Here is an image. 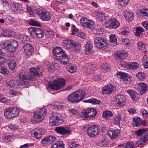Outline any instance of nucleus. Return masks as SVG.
Returning <instances> with one entry per match:
<instances>
[{"label":"nucleus","instance_id":"f257e3e1","mask_svg":"<svg viewBox=\"0 0 148 148\" xmlns=\"http://www.w3.org/2000/svg\"><path fill=\"white\" fill-rule=\"evenodd\" d=\"M55 60L62 64H66L69 62L70 57L60 47H56L52 51Z\"/></svg>","mask_w":148,"mask_h":148},{"label":"nucleus","instance_id":"f03ea898","mask_svg":"<svg viewBox=\"0 0 148 148\" xmlns=\"http://www.w3.org/2000/svg\"><path fill=\"white\" fill-rule=\"evenodd\" d=\"M44 80L46 83L47 82L49 83V87L52 90H58L63 88L65 85V81L63 78L57 80H53L54 81V83L53 84H49L52 82L53 80L50 81L49 77L45 79Z\"/></svg>","mask_w":148,"mask_h":148},{"label":"nucleus","instance_id":"7ed1b4c3","mask_svg":"<svg viewBox=\"0 0 148 148\" xmlns=\"http://www.w3.org/2000/svg\"><path fill=\"white\" fill-rule=\"evenodd\" d=\"M46 113V110L45 108L40 109L36 112H34L33 117L31 119V121L33 123H39L44 119Z\"/></svg>","mask_w":148,"mask_h":148},{"label":"nucleus","instance_id":"20e7f679","mask_svg":"<svg viewBox=\"0 0 148 148\" xmlns=\"http://www.w3.org/2000/svg\"><path fill=\"white\" fill-rule=\"evenodd\" d=\"M20 80L18 81L19 85L23 86L26 88L29 86V81L35 79V77L30 75H25V74L21 73L19 75Z\"/></svg>","mask_w":148,"mask_h":148},{"label":"nucleus","instance_id":"39448f33","mask_svg":"<svg viewBox=\"0 0 148 148\" xmlns=\"http://www.w3.org/2000/svg\"><path fill=\"white\" fill-rule=\"evenodd\" d=\"M4 116L7 119L17 117L20 112L19 110L16 107L8 108L4 110Z\"/></svg>","mask_w":148,"mask_h":148},{"label":"nucleus","instance_id":"423d86ee","mask_svg":"<svg viewBox=\"0 0 148 148\" xmlns=\"http://www.w3.org/2000/svg\"><path fill=\"white\" fill-rule=\"evenodd\" d=\"M97 112L96 109L93 108H88L81 114V116L84 117V120L90 119L96 115Z\"/></svg>","mask_w":148,"mask_h":148},{"label":"nucleus","instance_id":"0eeeda50","mask_svg":"<svg viewBox=\"0 0 148 148\" xmlns=\"http://www.w3.org/2000/svg\"><path fill=\"white\" fill-rule=\"evenodd\" d=\"M2 45L3 48L7 47L9 50L12 52L14 51L18 46L17 42L13 40H5L2 42Z\"/></svg>","mask_w":148,"mask_h":148},{"label":"nucleus","instance_id":"6e6552de","mask_svg":"<svg viewBox=\"0 0 148 148\" xmlns=\"http://www.w3.org/2000/svg\"><path fill=\"white\" fill-rule=\"evenodd\" d=\"M135 134L138 136L144 135L139 139V144L140 145H143L148 140V130L140 129L136 131Z\"/></svg>","mask_w":148,"mask_h":148},{"label":"nucleus","instance_id":"1a4fd4ad","mask_svg":"<svg viewBox=\"0 0 148 148\" xmlns=\"http://www.w3.org/2000/svg\"><path fill=\"white\" fill-rule=\"evenodd\" d=\"M61 115L59 113H54L51 116L49 120V124L51 126L58 125L61 123L62 120L60 119Z\"/></svg>","mask_w":148,"mask_h":148},{"label":"nucleus","instance_id":"9d476101","mask_svg":"<svg viewBox=\"0 0 148 148\" xmlns=\"http://www.w3.org/2000/svg\"><path fill=\"white\" fill-rule=\"evenodd\" d=\"M80 23L84 27L93 30L94 29V23L86 17H82L80 20Z\"/></svg>","mask_w":148,"mask_h":148},{"label":"nucleus","instance_id":"9b49d317","mask_svg":"<svg viewBox=\"0 0 148 148\" xmlns=\"http://www.w3.org/2000/svg\"><path fill=\"white\" fill-rule=\"evenodd\" d=\"M40 18L43 21H48L51 18V14L45 10H40L37 12Z\"/></svg>","mask_w":148,"mask_h":148},{"label":"nucleus","instance_id":"f8f14e48","mask_svg":"<svg viewBox=\"0 0 148 148\" xmlns=\"http://www.w3.org/2000/svg\"><path fill=\"white\" fill-rule=\"evenodd\" d=\"M107 42L106 40L100 37L95 38L94 40V44L97 48L103 49L106 47Z\"/></svg>","mask_w":148,"mask_h":148},{"label":"nucleus","instance_id":"ddd939ff","mask_svg":"<svg viewBox=\"0 0 148 148\" xmlns=\"http://www.w3.org/2000/svg\"><path fill=\"white\" fill-rule=\"evenodd\" d=\"M125 100L126 98L123 95L119 94L115 97L114 101L116 106L120 107L121 106Z\"/></svg>","mask_w":148,"mask_h":148},{"label":"nucleus","instance_id":"4468645a","mask_svg":"<svg viewBox=\"0 0 148 148\" xmlns=\"http://www.w3.org/2000/svg\"><path fill=\"white\" fill-rule=\"evenodd\" d=\"M99 131L98 127L93 125L89 127L87 130V134L91 137H93L97 135Z\"/></svg>","mask_w":148,"mask_h":148},{"label":"nucleus","instance_id":"2eb2a0df","mask_svg":"<svg viewBox=\"0 0 148 148\" xmlns=\"http://www.w3.org/2000/svg\"><path fill=\"white\" fill-rule=\"evenodd\" d=\"M55 130L57 132L64 135H69L71 132L69 128L67 127H57L56 128Z\"/></svg>","mask_w":148,"mask_h":148},{"label":"nucleus","instance_id":"dca6fc26","mask_svg":"<svg viewBox=\"0 0 148 148\" xmlns=\"http://www.w3.org/2000/svg\"><path fill=\"white\" fill-rule=\"evenodd\" d=\"M107 24L113 28L116 29L120 25V23L115 18L109 19L107 22Z\"/></svg>","mask_w":148,"mask_h":148},{"label":"nucleus","instance_id":"f3484780","mask_svg":"<svg viewBox=\"0 0 148 148\" xmlns=\"http://www.w3.org/2000/svg\"><path fill=\"white\" fill-rule=\"evenodd\" d=\"M120 131L118 129L114 130L110 129L108 132V135L112 139H115L120 134Z\"/></svg>","mask_w":148,"mask_h":148},{"label":"nucleus","instance_id":"a211bd4d","mask_svg":"<svg viewBox=\"0 0 148 148\" xmlns=\"http://www.w3.org/2000/svg\"><path fill=\"white\" fill-rule=\"evenodd\" d=\"M115 90V88L113 85L109 84L103 88L102 93L103 94H110L112 93L113 91Z\"/></svg>","mask_w":148,"mask_h":148},{"label":"nucleus","instance_id":"6ab92c4d","mask_svg":"<svg viewBox=\"0 0 148 148\" xmlns=\"http://www.w3.org/2000/svg\"><path fill=\"white\" fill-rule=\"evenodd\" d=\"M78 102L82 100L85 95L84 91L79 90L73 92Z\"/></svg>","mask_w":148,"mask_h":148},{"label":"nucleus","instance_id":"aec40b11","mask_svg":"<svg viewBox=\"0 0 148 148\" xmlns=\"http://www.w3.org/2000/svg\"><path fill=\"white\" fill-rule=\"evenodd\" d=\"M41 130V129L40 128H36L31 132V135L36 138H40L42 136Z\"/></svg>","mask_w":148,"mask_h":148},{"label":"nucleus","instance_id":"412c9836","mask_svg":"<svg viewBox=\"0 0 148 148\" xmlns=\"http://www.w3.org/2000/svg\"><path fill=\"white\" fill-rule=\"evenodd\" d=\"M23 48L25 51V55L29 56L31 55L32 52L34 51V48L31 44H27L23 46Z\"/></svg>","mask_w":148,"mask_h":148},{"label":"nucleus","instance_id":"4be33fe9","mask_svg":"<svg viewBox=\"0 0 148 148\" xmlns=\"http://www.w3.org/2000/svg\"><path fill=\"white\" fill-rule=\"evenodd\" d=\"M147 86L144 83H139L138 84V92L140 95L145 93L147 90Z\"/></svg>","mask_w":148,"mask_h":148},{"label":"nucleus","instance_id":"5701e85b","mask_svg":"<svg viewBox=\"0 0 148 148\" xmlns=\"http://www.w3.org/2000/svg\"><path fill=\"white\" fill-rule=\"evenodd\" d=\"M31 73H33L34 75L38 77L42 74V71L40 69V67L36 68H33L29 69Z\"/></svg>","mask_w":148,"mask_h":148},{"label":"nucleus","instance_id":"b1692460","mask_svg":"<svg viewBox=\"0 0 148 148\" xmlns=\"http://www.w3.org/2000/svg\"><path fill=\"white\" fill-rule=\"evenodd\" d=\"M123 15L127 20L131 21L133 19L134 14L130 11H125L123 12Z\"/></svg>","mask_w":148,"mask_h":148},{"label":"nucleus","instance_id":"393cba45","mask_svg":"<svg viewBox=\"0 0 148 148\" xmlns=\"http://www.w3.org/2000/svg\"><path fill=\"white\" fill-rule=\"evenodd\" d=\"M67 99L69 101L73 103H76L78 102L73 92L68 96Z\"/></svg>","mask_w":148,"mask_h":148},{"label":"nucleus","instance_id":"a878e982","mask_svg":"<svg viewBox=\"0 0 148 148\" xmlns=\"http://www.w3.org/2000/svg\"><path fill=\"white\" fill-rule=\"evenodd\" d=\"M75 42L71 40H64L63 42V45L68 48H72Z\"/></svg>","mask_w":148,"mask_h":148},{"label":"nucleus","instance_id":"bb28decb","mask_svg":"<svg viewBox=\"0 0 148 148\" xmlns=\"http://www.w3.org/2000/svg\"><path fill=\"white\" fill-rule=\"evenodd\" d=\"M2 32L1 35L6 37H12L13 34L12 31L8 29H3L2 28Z\"/></svg>","mask_w":148,"mask_h":148},{"label":"nucleus","instance_id":"cd10ccee","mask_svg":"<svg viewBox=\"0 0 148 148\" xmlns=\"http://www.w3.org/2000/svg\"><path fill=\"white\" fill-rule=\"evenodd\" d=\"M83 102L85 103H91L92 104H98L100 105L101 104V102L100 101L94 98L86 99L84 100Z\"/></svg>","mask_w":148,"mask_h":148},{"label":"nucleus","instance_id":"c85d7f7f","mask_svg":"<svg viewBox=\"0 0 148 148\" xmlns=\"http://www.w3.org/2000/svg\"><path fill=\"white\" fill-rule=\"evenodd\" d=\"M95 67L96 66L94 64H88L86 65V66L84 68V70L86 73L88 72L90 73V71L94 70Z\"/></svg>","mask_w":148,"mask_h":148},{"label":"nucleus","instance_id":"c756f323","mask_svg":"<svg viewBox=\"0 0 148 148\" xmlns=\"http://www.w3.org/2000/svg\"><path fill=\"white\" fill-rule=\"evenodd\" d=\"M137 45L139 50H141L142 52L144 53H145L147 51L145 48L146 45L145 43L141 42H138L137 43Z\"/></svg>","mask_w":148,"mask_h":148},{"label":"nucleus","instance_id":"7c9ffc66","mask_svg":"<svg viewBox=\"0 0 148 148\" xmlns=\"http://www.w3.org/2000/svg\"><path fill=\"white\" fill-rule=\"evenodd\" d=\"M18 82L13 80H10L9 81L7 84L6 85L8 88H14L17 86L19 84Z\"/></svg>","mask_w":148,"mask_h":148},{"label":"nucleus","instance_id":"2f4dec72","mask_svg":"<svg viewBox=\"0 0 148 148\" xmlns=\"http://www.w3.org/2000/svg\"><path fill=\"white\" fill-rule=\"evenodd\" d=\"M132 122V125L134 126L137 127L141 124L142 119L139 117H136L133 119Z\"/></svg>","mask_w":148,"mask_h":148},{"label":"nucleus","instance_id":"473e14b6","mask_svg":"<svg viewBox=\"0 0 148 148\" xmlns=\"http://www.w3.org/2000/svg\"><path fill=\"white\" fill-rule=\"evenodd\" d=\"M128 93L129 94L131 98L134 100H136L135 98L138 95L137 93L133 90H128L127 91Z\"/></svg>","mask_w":148,"mask_h":148},{"label":"nucleus","instance_id":"72a5a7b5","mask_svg":"<svg viewBox=\"0 0 148 148\" xmlns=\"http://www.w3.org/2000/svg\"><path fill=\"white\" fill-rule=\"evenodd\" d=\"M127 55V53L119 52L116 53V58L117 59L123 60L126 57Z\"/></svg>","mask_w":148,"mask_h":148},{"label":"nucleus","instance_id":"f704fd0d","mask_svg":"<svg viewBox=\"0 0 148 148\" xmlns=\"http://www.w3.org/2000/svg\"><path fill=\"white\" fill-rule=\"evenodd\" d=\"M37 28L30 27L28 29V32L30 35L34 37L36 36Z\"/></svg>","mask_w":148,"mask_h":148},{"label":"nucleus","instance_id":"c9c22d12","mask_svg":"<svg viewBox=\"0 0 148 148\" xmlns=\"http://www.w3.org/2000/svg\"><path fill=\"white\" fill-rule=\"evenodd\" d=\"M97 18L100 21H103L106 18L105 13L102 12H98L97 14Z\"/></svg>","mask_w":148,"mask_h":148},{"label":"nucleus","instance_id":"e433bc0d","mask_svg":"<svg viewBox=\"0 0 148 148\" xmlns=\"http://www.w3.org/2000/svg\"><path fill=\"white\" fill-rule=\"evenodd\" d=\"M110 41L112 45L115 46L117 45V40L116 36L113 34L111 35L110 36Z\"/></svg>","mask_w":148,"mask_h":148},{"label":"nucleus","instance_id":"4c0bfd02","mask_svg":"<svg viewBox=\"0 0 148 148\" xmlns=\"http://www.w3.org/2000/svg\"><path fill=\"white\" fill-rule=\"evenodd\" d=\"M85 46V51L90 52L93 48L92 44L89 41L87 42Z\"/></svg>","mask_w":148,"mask_h":148},{"label":"nucleus","instance_id":"58836bf2","mask_svg":"<svg viewBox=\"0 0 148 148\" xmlns=\"http://www.w3.org/2000/svg\"><path fill=\"white\" fill-rule=\"evenodd\" d=\"M36 36L38 38H42L44 36V33L42 29L39 28H37Z\"/></svg>","mask_w":148,"mask_h":148},{"label":"nucleus","instance_id":"ea45409f","mask_svg":"<svg viewBox=\"0 0 148 148\" xmlns=\"http://www.w3.org/2000/svg\"><path fill=\"white\" fill-rule=\"evenodd\" d=\"M112 116L113 114L112 112L108 110L104 111L102 115L103 117L106 119H107L109 117Z\"/></svg>","mask_w":148,"mask_h":148},{"label":"nucleus","instance_id":"a19ab883","mask_svg":"<svg viewBox=\"0 0 148 148\" xmlns=\"http://www.w3.org/2000/svg\"><path fill=\"white\" fill-rule=\"evenodd\" d=\"M64 146L63 142L61 141L58 143L54 144L52 146L51 148H64Z\"/></svg>","mask_w":148,"mask_h":148},{"label":"nucleus","instance_id":"79ce46f5","mask_svg":"<svg viewBox=\"0 0 148 148\" xmlns=\"http://www.w3.org/2000/svg\"><path fill=\"white\" fill-rule=\"evenodd\" d=\"M20 39L23 43H27L30 40L29 37L25 35H22L20 37Z\"/></svg>","mask_w":148,"mask_h":148},{"label":"nucleus","instance_id":"37998d69","mask_svg":"<svg viewBox=\"0 0 148 148\" xmlns=\"http://www.w3.org/2000/svg\"><path fill=\"white\" fill-rule=\"evenodd\" d=\"M9 94L11 97L15 96H18L21 94V92L20 91H18L15 90H10L9 92Z\"/></svg>","mask_w":148,"mask_h":148},{"label":"nucleus","instance_id":"c03bdc74","mask_svg":"<svg viewBox=\"0 0 148 148\" xmlns=\"http://www.w3.org/2000/svg\"><path fill=\"white\" fill-rule=\"evenodd\" d=\"M15 138V136L13 135L11 136H4L3 137V140L7 142L13 141Z\"/></svg>","mask_w":148,"mask_h":148},{"label":"nucleus","instance_id":"a18cd8bd","mask_svg":"<svg viewBox=\"0 0 148 148\" xmlns=\"http://www.w3.org/2000/svg\"><path fill=\"white\" fill-rule=\"evenodd\" d=\"M143 65L145 68H148V57L145 55L143 56L142 59Z\"/></svg>","mask_w":148,"mask_h":148},{"label":"nucleus","instance_id":"49530a36","mask_svg":"<svg viewBox=\"0 0 148 148\" xmlns=\"http://www.w3.org/2000/svg\"><path fill=\"white\" fill-rule=\"evenodd\" d=\"M138 64L136 62H133L129 63V69H137L138 67Z\"/></svg>","mask_w":148,"mask_h":148},{"label":"nucleus","instance_id":"de8ad7c7","mask_svg":"<svg viewBox=\"0 0 148 148\" xmlns=\"http://www.w3.org/2000/svg\"><path fill=\"white\" fill-rule=\"evenodd\" d=\"M8 65L10 69L13 70L16 66V63L14 60H10L9 61Z\"/></svg>","mask_w":148,"mask_h":148},{"label":"nucleus","instance_id":"09e8293b","mask_svg":"<svg viewBox=\"0 0 148 148\" xmlns=\"http://www.w3.org/2000/svg\"><path fill=\"white\" fill-rule=\"evenodd\" d=\"M136 32L135 35L137 36H140V35L142 34V33L144 31V29L141 27H136Z\"/></svg>","mask_w":148,"mask_h":148},{"label":"nucleus","instance_id":"8fccbe9b","mask_svg":"<svg viewBox=\"0 0 148 148\" xmlns=\"http://www.w3.org/2000/svg\"><path fill=\"white\" fill-rule=\"evenodd\" d=\"M81 48L80 44L77 42H75L73 44V48L75 51H79Z\"/></svg>","mask_w":148,"mask_h":148},{"label":"nucleus","instance_id":"3c124183","mask_svg":"<svg viewBox=\"0 0 148 148\" xmlns=\"http://www.w3.org/2000/svg\"><path fill=\"white\" fill-rule=\"evenodd\" d=\"M116 75L117 77L118 78H119L120 79H121L123 80L127 75V74L120 72L117 73Z\"/></svg>","mask_w":148,"mask_h":148},{"label":"nucleus","instance_id":"603ef678","mask_svg":"<svg viewBox=\"0 0 148 148\" xmlns=\"http://www.w3.org/2000/svg\"><path fill=\"white\" fill-rule=\"evenodd\" d=\"M136 76L137 77L141 80H143L145 77V73L141 71L138 73L136 74Z\"/></svg>","mask_w":148,"mask_h":148},{"label":"nucleus","instance_id":"864d4df0","mask_svg":"<svg viewBox=\"0 0 148 148\" xmlns=\"http://www.w3.org/2000/svg\"><path fill=\"white\" fill-rule=\"evenodd\" d=\"M121 120V116L120 115L118 114L116 115L114 117V123L118 125L120 123V121Z\"/></svg>","mask_w":148,"mask_h":148},{"label":"nucleus","instance_id":"5fc2aeb1","mask_svg":"<svg viewBox=\"0 0 148 148\" xmlns=\"http://www.w3.org/2000/svg\"><path fill=\"white\" fill-rule=\"evenodd\" d=\"M0 73L3 74H7L9 73L8 70L4 66H0Z\"/></svg>","mask_w":148,"mask_h":148},{"label":"nucleus","instance_id":"6e6d98bb","mask_svg":"<svg viewBox=\"0 0 148 148\" xmlns=\"http://www.w3.org/2000/svg\"><path fill=\"white\" fill-rule=\"evenodd\" d=\"M67 69L71 73H73L75 72L76 70V67L72 65L68 66Z\"/></svg>","mask_w":148,"mask_h":148},{"label":"nucleus","instance_id":"4d7b16f0","mask_svg":"<svg viewBox=\"0 0 148 148\" xmlns=\"http://www.w3.org/2000/svg\"><path fill=\"white\" fill-rule=\"evenodd\" d=\"M29 24L32 26H39L40 24L38 22L34 20H31L29 22Z\"/></svg>","mask_w":148,"mask_h":148},{"label":"nucleus","instance_id":"13d9d810","mask_svg":"<svg viewBox=\"0 0 148 148\" xmlns=\"http://www.w3.org/2000/svg\"><path fill=\"white\" fill-rule=\"evenodd\" d=\"M11 10L14 12L17 11L18 9V5L16 3H12L10 5Z\"/></svg>","mask_w":148,"mask_h":148},{"label":"nucleus","instance_id":"bf43d9fd","mask_svg":"<svg viewBox=\"0 0 148 148\" xmlns=\"http://www.w3.org/2000/svg\"><path fill=\"white\" fill-rule=\"evenodd\" d=\"M47 137V140H48L49 143H53L54 142L56 139V138L53 136H49Z\"/></svg>","mask_w":148,"mask_h":148},{"label":"nucleus","instance_id":"052dcab7","mask_svg":"<svg viewBox=\"0 0 148 148\" xmlns=\"http://www.w3.org/2000/svg\"><path fill=\"white\" fill-rule=\"evenodd\" d=\"M68 145L71 148H77L79 145V144H76L75 142H70L68 143Z\"/></svg>","mask_w":148,"mask_h":148},{"label":"nucleus","instance_id":"680f3d73","mask_svg":"<svg viewBox=\"0 0 148 148\" xmlns=\"http://www.w3.org/2000/svg\"><path fill=\"white\" fill-rule=\"evenodd\" d=\"M110 67L108 66V64L106 63H103L102 64L101 69L102 70L104 71L109 70Z\"/></svg>","mask_w":148,"mask_h":148},{"label":"nucleus","instance_id":"e2e57ef3","mask_svg":"<svg viewBox=\"0 0 148 148\" xmlns=\"http://www.w3.org/2000/svg\"><path fill=\"white\" fill-rule=\"evenodd\" d=\"M124 148H135L134 144L132 142H129L125 145Z\"/></svg>","mask_w":148,"mask_h":148},{"label":"nucleus","instance_id":"0e129e2a","mask_svg":"<svg viewBox=\"0 0 148 148\" xmlns=\"http://www.w3.org/2000/svg\"><path fill=\"white\" fill-rule=\"evenodd\" d=\"M120 2V4L122 6H124L127 5L129 0H118Z\"/></svg>","mask_w":148,"mask_h":148},{"label":"nucleus","instance_id":"69168bd1","mask_svg":"<svg viewBox=\"0 0 148 148\" xmlns=\"http://www.w3.org/2000/svg\"><path fill=\"white\" fill-rule=\"evenodd\" d=\"M123 80L124 84H126L130 85L131 82L130 79L127 77V75L124 78Z\"/></svg>","mask_w":148,"mask_h":148},{"label":"nucleus","instance_id":"338daca9","mask_svg":"<svg viewBox=\"0 0 148 148\" xmlns=\"http://www.w3.org/2000/svg\"><path fill=\"white\" fill-rule=\"evenodd\" d=\"M140 12L143 14V15L145 16H147L148 15V10L147 9H141L140 10Z\"/></svg>","mask_w":148,"mask_h":148},{"label":"nucleus","instance_id":"774afa93","mask_svg":"<svg viewBox=\"0 0 148 148\" xmlns=\"http://www.w3.org/2000/svg\"><path fill=\"white\" fill-rule=\"evenodd\" d=\"M121 65L123 67L129 69V63L126 62H121Z\"/></svg>","mask_w":148,"mask_h":148}]
</instances>
